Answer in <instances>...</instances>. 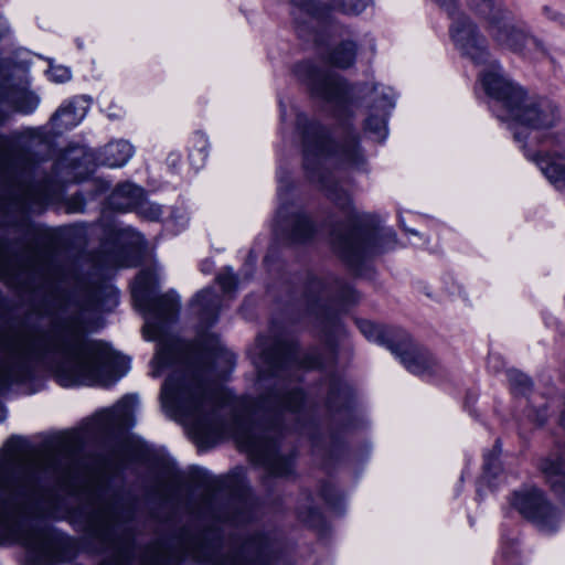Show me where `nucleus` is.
Returning a JSON list of instances; mask_svg holds the SVG:
<instances>
[{"mask_svg": "<svg viewBox=\"0 0 565 565\" xmlns=\"http://www.w3.org/2000/svg\"><path fill=\"white\" fill-rule=\"evenodd\" d=\"M512 505L542 533L552 534L559 527L557 509L535 487L515 491Z\"/></svg>", "mask_w": 565, "mask_h": 565, "instance_id": "4468645a", "label": "nucleus"}, {"mask_svg": "<svg viewBox=\"0 0 565 565\" xmlns=\"http://www.w3.org/2000/svg\"><path fill=\"white\" fill-rule=\"evenodd\" d=\"M290 14L298 28L313 30L330 20V8L319 0H289Z\"/></svg>", "mask_w": 565, "mask_h": 565, "instance_id": "6ab92c4d", "label": "nucleus"}, {"mask_svg": "<svg viewBox=\"0 0 565 565\" xmlns=\"http://www.w3.org/2000/svg\"><path fill=\"white\" fill-rule=\"evenodd\" d=\"M467 3L476 14L488 22V30L509 15L503 0H467Z\"/></svg>", "mask_w": 565, "mask_h": 565, "instance_id": "a878e982", "label": "nucleus"}, {"mask_svg": "<svg viewBox=\"0 0 565 565\" xmlns=\"http://www.w3.org/2000/svg\"><path fill=\"white\" fill-rule=\"evenodd\" d=\"M216 280L223 291L224 300H231L236 291V276L230 269H225L217 275Z\"/></svg>", "mask_w": 565, "mask_h": 565, "instance_id": "72a5a7b5", "label": "nucleus"}, {"mask_svg": "<svg viewBox=\"0 0 565 565\" xmlns=\"http://www.w3.org/2000/svg\"><path fill=\"white\" fill-rule=\"evenodd\" d=\"M6 137L3 135H0V141H3Z\"/></svg>", "mask_w": 565, "mask_h": 565, "instance_id": "603ef678", "label": "nucleus"}, {"mask_svg": "<svg viewBox=\"0 0 565 565\" xmlns=\"http://www.w3.org/2000/svg\"><path fill=\"white\" fill-rule=\"evenodd\" d=\"M109 186L110 185L108 182L98 181L97 182V192L98 193L105 192L109 189Z\"/></svg>", "mask_w": 565, "mask_h": 565, "instance_id": "c03bdc74", "label": "nucleus"}, {"mask_svg": "<svg viewBox=\"0 0 565 565\" xmlns=\"http://www.w3.org/2000/svg\"><path fill=\"white\" fill-rule=\"evenodd\" d=\"M85 209V199L81 193L72 195L66 201V210L68 213H82Z\"/></svg>", "mask_w": 565, "mask_h": 565, "instance_id": "ea45409f", "label": "nucleus"}, {"mask_svg": "<svg viewBox=\"0 0 565 565\" xmlns=\"http://www.w3.org/2000/svg\"><path fill=\"white\" fill-rule=\"evenodd\" d=\"M143 189L129 181L119 183L111 192L108 203L113 210L126 212L134 211L136 204L142 199Z\"/></svg>", "mask_w": 565, "mask_h": 565, "instance_id": "393cba45", "label": "nucleus"}, {"mask_svg": "<svg viewBox=\"0 0 565 565\" xmlns=\"http://www.w3.org/2000/svg\"><path fill=\"white\" fill-rule=\"evenodd\" d=\"M103 259L102 263L108 267H128L130 263L126 259L122 248L114 246L108 249L107 244L102 245Z\"/></svg>", "mask_w": 565, "mask_h": 565, "instance_id": "2f4dec72", "label": "nucleus"}, {"mask_svg": "<svg viewBox=\"0 0 565 565\" xmlns=\"http://www.w3.org/2000/svg\"><path fill=\"white\" fill-rule=\"evenodd\" d=\"M134 211L148 221H159L162 215V207L147 200L146 192L143 191L142 199L136 204Z\"/></svg>", "mask_w": 565, "mask_h": 565, "instance_id": "473e14b6", "label": "nucleus"}, {"mask_svg": "<svg viewBox=\"0 0 565 565\" xmlns=\"http://www.w3.org/2000/svg\"><path fill=\"white\" fill-rule=\"evenodd\" d=\"M8 105L13 111L30 115L40 105V97L33 90L24 87L0 86V126L9 118V113L3 109Z\"/></svg>", "mask_w": 565, "mask_h": 565, "instance_id": "a211bd4d", "label": "nucleus"}, {"mask_svg": "<svg viewBox=\"0 0 565 565\" xmlns=\"http://www.w3.org/2000/svg\"><path fill=\"white\" fill-rule=\"evenodd\" d=\"M498 118L511 121L509 128L524 156L556 189H565V150L559 139L548 131L559 119L557 105L522 90L520 100Z\"/></svg>", "mask_w": 565, "mask_h": 565, "instance_id": "0eeeda50", "label": "nucleus"}, {"mask_svg": "<svg viewBox=\"0 0 565 565\" xmlns=\"http://www.w3.org/2000/svg\"><path fill=\"white\" fill-rule=\"evenodd\" d=\"M22 439L18 436H11L4 444L2 450H15L20 447Z\"/></svg>", "mask_w": 565, "mask_h": 565, "instance_id": "79ce46f5", "label": "nucleus"}, {"mask_svg": "<svg viewBox=\"0 0 565 565\" xmlns=\"http://www.w3.org/2000/svg\"><path fill=\"white\" fill-rule=\"evenodd\" d=\"M284 312L290 322L308 321L328 337L340 332V316L360 296L347 281L333 275L305 273L287 287Z\"/></svg>", "mask_w": 565, "mask_h": 565, "instance_id": "6e6552de", "label": "nucleus"}, {"mask_svg": "<svg viewBox=\"0 0 565 565\" xmlns=\"http://www.w3.org/2000/svg\"><path fill=\"white\" fill-rule=\"evenodd\" d=\"M488 68L480 74L486 93L493 99V111L498 115H507L516 100L521 98L520 86L510 82L502 73L501 67L489 60Z\"/></svg>", "mask_w": 565, "mask_h": 565, "instance_id": "2eb2a0df", "label": "nucleus"}, {"mask_svg": "<svg viewBox=\"0 0 565 565\" xmlns=\"http://www.w3.org/2000/svg\"><path fill=\"white\" fill-rule=\"evenodd\" d=\"M296 131L302 146L306 177L326 193L345 217L344 223L337 224L331 231V244L338 256L358 271L365 259L394 249L397 244L395 232L380 226L374 215L358 213L331 171L334 166L360 169L365 163L364 152L352 127L343 124L339 140L333 141L327 127L299 113Z\"/></svg>", "mask_w": 565, "mask_h": 565, "instance_id": "20e7f679", "label": "nucleus"}, {"mask_svg": "<svg viewBox=\"0 0 565 565\" xmlns=\"http://www.w3.org/2000/svg\"><path fill=\"white\" fill-rule=\"evenodd\" d=\"M298 519L306 525L312 529L322 530L324 526V519L321 511L313 504L311 493L305 491L301 493V500L297 508Z\"/></svg>", "mask_w": 565, "mask_h": 565, "instance_id": "bb28decb", "label": "nucleus"}, {"mask_svg": "<svg viewBox=\"0 0 565 565\" xmlns=\"http://www.w3.org/2000/svg\"><path fill=\"white\" fill-rule=\"evenodd\" d=\"M214 436L226 430L241 450L265 469L269 477H287L294 471V452L281 451L280 439L287 417L294 429L306 436L313 452L332 459L341 447L340 433L354 429L358 413L354 392L340 375L331 374L320 391L329 416L328 433L308 408L303 391L297 385L305 369L324 367L320 350L300 358L297 342L273 324L268 334L259 335L252 350L260 394L256 399L236 398L215 381L225 380L235 365V355L214 334Z\"/></svg>", "mask_w": 565, "mask_h": 565, "instance_id": "f03ea898", "label": "nucleus"}, {"mask_svg": "<svg viewBox=\"0 0 565 565\" xmlns=\"http://www.w3.org/2000/svg\"><path fill=\"white\" fill-rule=\"evenodd\" d=\"M507 375L514 394L526 396L531 392L533 384L526 374L518 370H509Z\"/></svg>", "mask_w": 565, "mask_h": 565, "instance_id": "7c9ffc66", "label": "nucleus"}, {"mask_svg": "<svg viewBox=\"0 0 565 565\" xmlns=\"http://www.w3.org/2000/svg\"><path fill=\"white\" fill-rule=\"evenodd\" d=\"M277 182L279 206L275 218L276 235L288 244L311 242L317 234V224L301 206L289 200V191L292 188L290 173L279 168Z\"/></svg>", "mask_w": 565, "mask_h": 565, "instance_id": "9b49d317", "label": "nucleus"}, {"mask_svg": "<svg viewBox=\"0 0 565 565\" xmlns=\"http://www.w3.org/2000/svg\"><path fill=\"white\" fill-rule=\"evenodd\" d=\"M358 45L354 41L344 40L330 50L328 62L338 68H348L355 62Z\"/></svg>", "mask_w": 565, "mask_h": 565, "instance_id": "cd10ccee", "label": "nucleus"}, {"mask_svg": "<svg viewBox=\"0 0 565 565\" xmlns=\"http://www.w3.org/2000/svg\"><path fill=\"white\" fill-rule=\"evenodd\" d=\"M134 146L124 139L113 140L100 148L96 154L99 164L109 168L124 167L134 156Z\"/></svg>", "mask_w": 565, "mask_h": 565, "instance_id": "5701e85b", "label": "nucleus"}, {"mask_svg": "<svg viewBox=\"0 0 565 565\" xmlns=\"http://www.w3.org/2000/svg\"><path fill=\"white\" fill-rule=\"evenodd\" d=\"M90 98L88 96H75L63 103L50 118V124L56 134L72 129L86 116Z\"/></svg>", "mask_w": 565, "mask_h": 565, "instance_id": "aec40b11", "label": "nucleus"}, {"mask_svg": "<svg viewBox=\"0 0 565 565\" xmlns=\"http://www.w3.org/2000/svg\"><path fill=\"white\" fill-rule=\"evenodd\" d=\"M214 501L218 493L228 497L226 519L233 524L245 523L257 518V500L253 497L244 476L235 471L228 476L214 477Z\"/></svg>", "mask_w": 565, "mask_h": 565, "instance_id": "ddd939ff", "label": "nucleus"}, {"mask_svg": "<svg viewBox=\"0 0 565 565\" xmlns=\"http://www.w3.org/2000/svg\"><path fill=\"white\" fill-rule=\"evenodd\" d=\"M360 332L369 340L387 348L390 351L398 350L395 344L404 334L392 327L375 324L369 320L358 319L355 321Z\"/></svg>", "mask_w": 565, "mask_h": 565, "instance_id": "b1692460", "label": "nucleus"}, {"mask_svg": "<svg viewBox=\"0 0 565 565\" xmlns=\"http://www.w3.org/2000/svg\"><path fill=\"white\" fill-rule=\"evenodd\" d=\"M491 38L501 46L508 47L514 52H519L522 49L524 41L529 35V31L519 25L512 24L508 21V17L504 20L493 24L488 30Z\"/></svg>", "mask_w": 565, "mask_h": 565, "instance_id": "4be33fe9", "label": "nucleus"}, {"mask_svg": "<svg viewBox=\"0 0 565 565\" xmlns=\"http://www.w3.org/2000/svg\"><path fill=\"white\" fill-rule=\"evenodd\" d=\"M136 404V396H124L113 408L97 414L94 419V430L110 437L129 428L134 425V407Z\"/></svg>", "mask_w": 565, "mask_h": 565, "instance_id": "dca6fc26", "label": "nucleus"}, {"mask_svg": "<svg viewBox=\"0 0 565 565\" xmlns=\"http://www.w3.org/2000/svg\"><path fill=\"white\" fill-rule=\"evenodd\" d=\"M519 53L523 55L539 57L544 56L546 54V49L543 41H541L530 32Z\"/></svg>", "mask_w": 565, "mask_h": 565, "instance_id": "e433bc0d", "label": "nucleus"}, {"mask_svg": "<svg viewBox=\"0 0 565 565\" xmlns=\"http://www.w3.org/2000/svg\"><path fill=\"white\" fill-rule=\"evenodd\" d=\"M86 334L79 310L68 311L54 296L33 303L19 328L0 335V393L32 380L41 366L53 367L64 387L117 382L129 360Z\"/></svg>", "mask_w": 565, "mask_h": 565, "instance_id": "7ed1b4c3", "label": "nucleus"}, {"mask_svg": "<svg viewBox=\"0 0 565 565\" xmlns=\"http://www.w3.org/2000/svg\"><path fill=\"white\" fill-rule=\"evenodd\" d=\"M195 335L183 360L161 390L163 408L181 418L201 450L212 445V289L199 290L190 301Z\"/></svg>", "mask_w": 565, "mask_h": 565, "instance_id": "423d86ee", "label": "nucleus"}, {"mask_svg": "<svg viewBox=\"0 0 565 565\" xmlns=\"http://www.w3.org/2000/svg\"><path fill=\"white\" fill-rule=\"evenodd\" d=\"M83 444L78 433H63L44 440L36 455L19 459L0 455V544L19 543L46 563L71 561L74 546L70 537L40 520L67 519L85 534L90 552L110 553L99 565L209 562V543L185 531L157 537L137 557L130 525L137 515V500L105 477L72 486L70 495L76 504L65 508L60 489L73 479Z\"/></svg>", "mask_w": 565, "mask_h": 565, "instance_id": "f257e3e1", "label": "nucleus"}, {"mask_svg": "<svg viewBox=\"0 0 565 565\" xmlns=\"http://www.w3.org/2000/svg\"><path fill=\"white\" fill-rule=\"evenodd\" d=\"M12 148L0 150V173L8 174L17 183L4 204L7 226L13 227L24 236L39 233L30 221L29 214L42 210L49 202L57 199L66 182L84 179L77 172L75 160L56 161L50 174L44 173L40 163L49 151L51 140L46 127H26L10 134ZM30 269L29 262L12 254L7 241H0V280L18 286L21 277Z\"/></svg>", "mask_w": 565, "mask_h": 565, "instance_id": "39448f33", "label": "nucleus"}, {"mask_svg": "<svg viewBox=\"0 0 565 565\" xmlns=\"http://www.w3.org/2000/svg\"><path fill=\"white\" fill-rule=\"evenodd\" d=\"M159 275L154 268L142 269L132 287V298L140 311L149 315L158 320L157 323L146 322L145 329H152L153 338L160 329L159 324L172 320L180 308V297L174 290H170L164 295L158 296Z\"/></svg>", "mask_w": 565, "mask_h": 565, "instance_id": "f8f14e48", "label": "nucleus"}, {"mask_svg": "<svg viewBox=\"0 0 565 565\" xmlns=\"http://www.w3.org/2000/svg\"><path fill=\"white\" fill-rule=\"evenodd\" d=\"M329 350H330V354L333 356L334 350H333V347L331 344L329 347Z\"/></svg>", "mask_w": 565, "mask_h": 565, "instance_id": "3c124183", "label": "nucleus"}, {"mask_svg": "<svg viewBox=\"0 0 565 565\" xmlns=\"http://www.w3.org/2000/svg\"><path fill=\"white\" fill-rule=\"evenodd\" d=\"M320 497L330 508L334 510H338L340 508L341 495L337 492V490L331 483L324 482L323 484H321Z\"/></svg>", "mask_w": 565, "mask_h": 565, "instance_id": "4c0bfd02", "label": "nucleus"}, {"mask_svg": "<svg viewBox=\"0 0 565 565\" xmlns=\"http://www.w3.org/2000/svg\"><path fill=\"white\" fill-rule=\"evenodd\" d=\"M499 454L500 449L498 444H495L493 449L489 454L484 455L483 472L486 478H495L501 471Z\"/></svg>", "mask_w": 565, "mask_h": 565, "instance_id": "c9c22d12", "label": "nucleus"}, {"mask_svg": "<svg viewBox=\"0 0 565 565\" xmlns=\"http://www.w3.org/2000/svg\"><path fill=\"white\" fill-rule=\"evenodd\" d=\"M296 77L305 83L312 96L324 102L338 117L347 116L356 94L369 95L372 99L371 113L365 120V130L377 141L386 138V121L394 107L395 95L390 87L380 84H364L358 90L350 87L340 76L322 71L311 62H302L294 68Z\"/></svg>", "mask_w": 565, "mask_h": 565, "instance_id": "1a4fd4ad", "label": "nucleus"}, {"mask_svg": "<svg viewBox=\"0 0 565 565\" xmlns=\"http://www.w3.org/2000/svg\"><path fill=\"white\" fill-rule=\"evenodd\" d=\"M157 361H158V363H159L161 366H163V365H166V364H167V359H166L162 354H159V355L157 356Z\"/></svg>", "mask_w": 565, "mask_h": 565, "instance_id": "49530a36", "label": "nucleus"}, {"mask_svg": "<svg viewBox=\"0 0 565 565\" xmlns=\"http://www.w3.org/2000/svg\"><path fill=\"white\" fill-rule=\"evenodd\" d=\"M269 262H270V255H267V256L265 257V263H266V264H268Z\"/></svg>", "mask_w": 565, "mask_h": 565, "instance_id": "8fccbe9b", "label": "nucleus"}, {"mask_svg": "<svg viewBox=\"0 0 565 565\" xmlns=\"http://www.w3.org/2000/svg\"><path fill=\"white\" fill-rule=\"evenodd\" d=\"M424 292L426 294L427 297L433 298V295L430 294L428 288H425Z\"/></svg>", "mask_w": 565, "mask_h": 565, "instance_id": "de8ad7c7", "label": "nucleus"}, {"mask_svg": "<svg viewBox=\"0 0 565 565\" xmlns=\"http://www.w3.org/2000/svg\"><path fill=\"white\" fill-rule=\"evenodd\" d=\"M49 76L53 82L64 83L71 78V71L65 66H52L49 70Z\"/></svg>", "mask_w": 565, "mask_h": 565, "instance_id": "58836bf2", "label": "nucleus"}, {"mask_svg": "<svg viewBox=\"0 0 565 565\" xmlns=\"http://www.w3.org/2000/svg\"><path fill=\"white\" fill-rule=\"evenodd\" d=\"M118 303V291L111 286H105L88 291L85 303L87 309H110Z\"/></svg>", "mask_w": 565, "mask_h": 565, "instance_id": "c85d7f7f", "label": "nucleus"}, {"mask_svg": "<svg viewBox=\"0 0 565 565\" xmlns=\"http://www.w3.org/2000/svg\"><path fill=\"white\" fill-rule=\"evenodd\" d=\"M152 375L153 376H159L160 375V371L159 370L153 371Z\"/></svg>", "mask_w": 565, "mask_h": 565, "instance_id": "09e8293b", "label": "nucleus"}, {"mask_svg": "<svg viewBox=\"0 0 565 565\" xmlns=\"http://www.w3.org/2000/svg\"><path fill=\"white\" fill-rule=\"evenodd\" d=\"M542 14L550 21L557 23L563 29L565 28V23L563 22L565 20V15L556 11L554 8L550 6H543Z\"/></svg>", "mask_w": 565, "mask_h": 565, "instance_id": "a19ab883", "label": "nucleus"}, {"mask_svg": "<svg viewBox=\"0 0 565 565\" xmlns=\"http://www.w3.org/2000/svg\"><path fill=\"white\" fill-rule=\"evenodd\" d=\"M331 6L347 14H360L371 0H330Z\"/></svg>", "mask_w": 565, "mask_h": 565, "instance_id": "f704fd0d", "label": "nucleus"}, {"mask_svg": "<svg viewBox=\"0 0 565 565\" xmlns=\"http://www.w3.org/2000/svg\"><path fill=\"white\" fill-rule=\"evenodd\" d=\"M546 418H547V415H546L545 409H543V408H542V409H539V411H537V414H536V418H535V420H536L540 425H542V424H544V423H545Z\"/></svg>", "mask_w": 565, "mask_h": 565, "instance_id": "37998d69", "label": "nucleus"}, {"mask_svg": "<svg viewBox=\"0 0 565 565\" xmlns=\"http://www.w3.org/2000/svg\"><path fill=\"white\" fill-rule=\"evenodd\" d=\"M193 149L190 152V162L195 170L205 166L209 158V137L198 131L195 132Z\"/></svg>", "mask_w": 565, "mask_h": 565, "instance_id": "c756f323", "label": "nucleus"}, {"mask_svg": "<svg viewBox=\"0 0 565 565\" xmlns=\"http://www.w3.org/2000/svg\"><path fill=\"white\" fill-rule=\"evenodd\" d=\"M398 350H392L403 365L412 373L417 375L433 374L436 372L437 362L431 354L418 345L414 344L404 333L395 344Z\"/></svg>", "mask_w": 565, "mask_h": 565, "instance_id": "f3484780", "label": "nucleus"}, {"mask_svg": "<svg viewBox=\"0 0 565 565\" xmlns=\"http://www.w3.org/2000/svg\"><path fill=\"white\" fill-rule=\"evenodd\" d=\"M279 107H280V117H281V119H285V117H286V106L284 105V103L281 100L279 102Z\"/></svg>", "mask_w": 565, "mask_h": 565, "instance_id": "a18cd8bd", "label": "nucleus"}, {"mask_svg": "<svg viewBox=\"0 0 565 565\" xmlns=\"http://www.w3.org/2000/svg\"><path fill=\"white\" fill-rule=\"evenodd\" d=\"M539 470L553 492L565 504V460L559 454H551L539 462Z\"/></svg>", "mask_w": 565, "mask_h": 565, "instance_id": "412c9836", "label": "nucleus"}, {"mask_svg": "<svg viewBox=\"0 0 565 565\" xmlns=\"http://www.w3.org/2000/svg\"><path fill=\"white\" fill-rule=\"evenodd\" d=\"M221 515L214 508V565H269L275 558L277 543L269 534L255 532L247 535L241 527L253 522L233 524L224 511L223 527L218 526Z\"/></svg>", "mask_w": 565, "mask_h": 565, "instance_id": "9d476101", "label": "nucleus"}]
</instances>
